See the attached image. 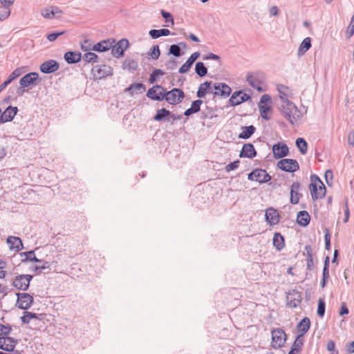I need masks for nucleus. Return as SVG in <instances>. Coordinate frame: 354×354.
<instances>
[{
    "label": "nucleus",
    "instance_id": "1",
    "mask_svg": "<svg viewBox=\"0 0 354 354\" xmlns=\"http://www.w3.org/2000/svg\"><path fill=\"white\" fill-rule=\"evenodd\" d=\"M153 93V88H150L147 93V96L153 100L160 102L165 99L168 103L174 105L180 103L185 97L184 92L180 88H173L169 91H165L159 96H152Z\"/></svg>",
    "mask_w": 354,
    "mask_h": 354
},
{
    "label": "nucleus",
    "instance_id": "2",
    "mask_svg": "<svg viewBox=\"0 0 354 354\" xmlns=\"http://www.w3.org/2000/svg\"><path fill=\"white\" fill-rule=\"evenodd\" d=\"M281 111L285 118L292 124L298 125L301 120L302 114L298 108L292 102L281 104Z\"/></svg>",
    "mask_w": 354,
    "mask_h": 354
},
{
    "label": "nucleus",
    "instance_id": "3",
    "mask_svg": "<svg viewBox=\"0 0 354 354\" xmlns=\"http://www.w3.org/2000/svg\"><path fill=\"white\" fill-rule=\"evenodd\" d=\"M310 181L309 189L313 200L315 201L324 198L326 194V187L322 181L315 174L311 175Z\"/></svg>",
    "mask_w": 354,
    "mask_h": 354
},
{
    "label": "nucleus",
    "instance_id": "4",
    "mask_svg": "<svg viewBox=\"0 0 354 354\" xmlns=\"http://www.w3.org/2000/svg\"><path fill=\"white\" fill-rule=\"evenodd\" d=\"M272 102L271 97L268 94H264L261 97L258 106L260 112V115L266 120L271 119V115L272 109L271 106L268 104H270Z\"/></svg>",
    "mask_w": 354,
    "mask_h": 354
},
{
    "label": "nucleus",
    "instance_id": "5",
    "mask_svg": "<svg viewBox=\"0 0 354 354\" xmlns=\"http://www.w3.org/2000/svg\"><path fill=\"white\" fill-rule=\"evenodd\" d=\"M286 340V335L283 329L277 328L272 331V346L275 348L282 347Z\"/></svg>",
    "mask_w": 354,
    "mask_h": 354
},
{
    "label": "nucleus",
    "instance_id": "6",
    "mask_svg": "<svg viewBox=\"0 0 354 354\" xmlns=\"http://www.w3.org/2000/svg\"><path fill=\"white\" fill-rule=\"evenodd\" d=\"M32 277L30 274H20L15 278L12 284L18 290H26Z\"/></svg>",
    "mask_w": 354,
    "mask_h": 354
},
{
    "label": "nucleus",
    "instance_id": "7",
    "mask_svg": "<svg viewBox=\"0 0 354 354\" xmlns=\"http://www.w3.org/2000/svg\"><path fill=\"white\" fill-rule=\"evenodd\" d=\"M248 178L250 180H255L260 183L268 182L271 179V176L262 169H257L248 174Z\"/></svg>",
    "mask_w": 354,
    "mask_h": 354
},
{
    "label": "nucleus",
    "instance_id": "8",
    "mask_svg": "<svg viewBox=\"0 0 354 354\" xmlns=\"http://www.w3.org/2000/svg\"><path fill=\"white\" fill-rule=\"evenodd\" d=\"M277 167L282 171L287 172H294L299 169L298 162L296 160L289 158L279 160L277 162Z\"/></svg>",
    "mask_w": 354,
    "mask_h": 354
},
{
    "label": "nucleus",
    "instance_id": "9",
    "mask_svg": "<svg viewBox=\"0 0 354 354\" xmlns=\"http://www.w3.org/2000/svg\"><path fill=\"white\" fill-rule=\"evenodd\" d=\"M91 72L95 79L100 80L106 76L111 75L113 70L110 66L102 64L94 66Z\"/></svg>",
    "mask_w": 354,
    "mask_h": 354
},
{
    "label": "nucleus",
    "instance_id": "10",
    "mask_svg": "<svg viewBox=\"0 0 354 354\" xmlns=\"http://www.w3.org/2000/svg\"><path fill=\"white\" fill-rule=\"evenodd\" d=\"M17 306L18 308L24 310L28 309L32 302H33V297L29 295L28 293H17Z\"/></svg>",
    "mask_w": 354,
    "mask_h": 354
},
{
    "label": "nucleus",
    "instance_id": "11",
    "mask_svg": "<svg viewBox=\"0 0 354 354\" xmlns=\"http://www.w3.org/2000/svg\"><path fill=\"white\" fill-rule=\"evenodd\" d=\"M301 299V292L297 290H293L287 295V305L290 308H296L300 304Z\"/></svg>",
    "mask_w": 354,
    "mask_h": 354
},
{
    "label": "nucleus",
    "instance_id": "12",
    "mask_svg": "<svg viewBox=\"0 0 354 354\" xmlns=\"http://www.w3.org/2000/svg\"><path fill=\"white\" fill-rule=\"evenodd\" d=\"M273 156L275 158H281L288 156L289 149L286 144L278 142L272 148Z\"/></svg>",
    "mask_w": 354,
    "mask_h": 354
},
{
    "label": "nucleus",
    "instance_id": "13",
    "mask_svg": "<svg viewBox=\"0 0 354 354\" xmlns=\"http://www.w3.org/2000/svg\"><path fill=\"white\" fill-rule=\"evenodd\" d=\"M59 64L54 59H49L40 65V71L43 73L49 74L59 69Z\"/></svg>",
    "mask_w": 354,
    "mask_h": 354
},
{
    "label": "nucleus",
    "instance_id": "14",
    "mask_svg": "<svg viewBox=\"0 0 354 354\" xmlns=\"http://www.w3.org/2000/svg\"><path fill=\"white\" fill-rule=\"evenodd\" d=\"M246 80L253 88L261 92L264 91L262 88L263 82L257 74L248 73Z\"/></svg>",
    "mask_w": 354,
    "mask_h": 354
},
{
    "label": "nucleus",
    "instance_id": "15",
    "mask_svg": "<svg viewBox=\"0 0 354 354\" xmlns=\"http://www.w3.org/2000/svg\"><path fill=\"white\" fill-rule=\"evenodd\" d=\"M17 111V107L9 106L3 113H1L0 116L1 123L12 121L16 115Z\"/></svg>",
    "mask_w": 354,
    "mask_h": 354
},
{
    "label": "nucleus",
    "instance_id": "16",
    "mask_svg": "<svg viewBox=\"0 0 354 354\" xmlns=\"http://www.w3.org/2000/svg\"><path fill=\"white\" fill-rule=\"evenodd\" d=\"M115 43V40L104 39L96 44L93 45L92 50L97 52H105L111 49L113 47V44Z\"/></svg>",
    "mask_w": 354,
    "mask_h": 354
},
{
    "label": "nucleus",
    "instance_id": "17",
    "mask_svg": "<svg viewBox=\"0 0 354 354\" xmlns=\"http://www.w3.org/2000/svg\"><path fill=\"white\" fill-rule=\"evenodd\" d=\"M257 155L254 145L251 143L244 144L240 151L239 157L253 158Z\"/></svg>",
    "mask_w": 354,
    "mask_h": 354
},
{
    "label": "nucleus",
    "instance_id": "18",
    "mask_svg": "<svg viewBox=\"0 0 354 354\" xmlns=\"http://www.w3.org/2000/svg\"><path fill=\"white\" fill-rule=\"evenodd\" d=\"M266 220L271 225H276L279 221V214L277 209L270 207L266 211Z\"/></svg>",
    "mask_w": 354,
    "mask_h": 354
},
{
    "label": "nucleus",
    "instance_id": "19",
    "mask_svg": "<svg viewBox=\"0 0 354 354\" xmlns=\"http://www.w3.org/2000/svg\"><path fill=\"white\" fill-rule=\"evenodd\" d=\"M7 243L9 245V248L12 250L18 252L24 248L21 239L17 236H8L7 239Z\"/></svg>",
    "mask_w": 354,
    "mask_h": 354
},
{
    "label": "nucleus",
    "instance_id": "20",
    "mask_svg": "<svg viewBox=\"0 0 354 354\" xmlns=\"http://www.w3.org/2000/svg\"><path fill=\"white\" fill-rule=\"evenodd\" d=\"M200 53L199 52H195L192 53L190 57L187 59V60L184 63L182 66L179 68L178 72L180 73H185L188 72V71L192 67V64L194 63V62L199 57Z\"/></svg>",
    "mask_w": 354,
    "mask_h": 354
},
{
    "label": "nucleus",
    "instance_id": "21",
    "mask_svg": "<svg viewBox=\"0 0 354 354\" xmlns=\"http://www.w3.org/2000/svg\"><path fill=\"white\" fill-rule=\"evenodd\" d=\"M214 88L215 90L214 93V95L227 97L230 95L232 91L231 88L225 83L215 84Z\"/></svg>",
    "mask_w": 354,
    "mask_h": 354
},
{
    "label": "nucleus",
    "instance_id": "22",
    "mask_svg": "<svg viewBox=\"0 0 354 354\" xmlns=\"http://www.w3.org/2000/svg\"><path fill=\"white\" fill-rule=\"evenodd\" d=\"M300 189V183L299 182H294L291 185L290 189V203L292 204H297L300 197L302 196L299 193Z\"/></svg>",
    "mask_w": 354,
    "mask_h": 354
},
{
    "label": "nucleus",
    "instance_id": "23",
    "mask_svg": "<svg viewBox=\"0 0 354 354\" xmlns=\"http://www.w3.org/2000/svg\"><path fill=\"white\" fill-rule=\"evenodd\" d=\"M39 77L37 73H29L21 78L19 84L21 87H28L33 84Z\"/></svg>",
    "mask_w": 354,
    "mask_h": 354
},
{
    "label": "nucleus",
    "instance_id": "24",
    "mask_svg": "<svg viewBox=\"0 0 354 354\" xmlns=\"http://www.w3.org/2000/svg\"><path fill=\"white\" fill-rule=\"evenodd\" d=\"M64 59L68 64H75L82 59V55L80 52L68 51L64 54Z\"/></svg>",
    "mask_w": 354,
    "mask_h": 354
},
{
    "label": "nucleus",
    "instance_id": "25",
    "mask_svg": "<svg viewBox=\"0 0 354 354\" xmlns=\"http://www.w3.org/2000/svg\"><path fill=\"white\" fill-rule=\"evenodd\" d=\"M212 82H205L201 84L196 93V95L199 98L205 97L207 93L212 92Z\"/></svg>",
    "mask_w": 354,
    "mask_h": 354
},
{
    "label": "nucleus",
    "instance_id": "26",
    "mask_svg": "<svg viewBox=\"0 0 354 354\" xmlns=\"http://www.w3.org/2000/svg\"><path fill=\"white\" fill-rule=\"evenodd\" d=\"M23 73L21 68H17L9 75L8 79L0 85V93L15 79L18 77Z\"/></svg>",
    "mask_w": 354,
    "mask_h": 354
},
{
    "label": "nucleus",
    "instance_id": "27",
    "mask_svg": "<svg viewBox=\"0 0 354 354\" xmlns=\"http://www.w3.org/2000/svg\"><path fill=\"white\" fill-rule=\"evenodd\" d=\"M310 321L309 318L304 317L302 319L300 322L297 324V329L299 333L300 337H304V335L308 332L310 328Z\"/></svg>",
    "mask_w": 354,
    "mask_h": 354
},
{
    "label": "nucleus",
    "instance_id": "28",
    "mask_svg": "<svg viewBox=\"0 0 354 354\" xmlns=\"http://www.w3.org/2000/svg\"><path fill=\"white\" fill-rule=\"evenodd\" d=\"M310 221V216L308 212L306 211H300L297 214V221L298 224L301 226L306 227L307 226Z\"/></svg>",
    "mask_w": 354,
    "mask_h": 354
},
{
    "label": "nucleus",
    "instance_id": "29",
    "mask_svg": "<svg viewBox=\"0 0 354 354\" xmlns=\"http://www.w3.org/2000/svg\"><path fill=\"white\" fill-rule=\"evenodd\" d=\"M241 133L239 135V138L241 139H248L254 133L256 128L253 125L244 126L241 127Z\"/></svg>",
    "mask_w": 354,
    "mask_h": 354
},
{
    "label": "nucleus",
    "instance_id": "30",
    "mask_svg": "<svg viewBox=\"0 0 354 354\" xmlns=\"http://www.w3.org/2000/svg\"><path fill=\"white\" fill-rule=\"evenodd\" d=\"M277 90L279 91V98H280V100H281V104H288V102H292V101H290L289 99H288V88L283 86V85H279L277 86Z\"/></svg>",
    "mask_w": 354,
    "mask_h": 354
},
{
    "label": "nucleus",
    "instance_id": "31",
    "mask_svg": "<svg viewBox=\"0 0 354 354\" xmlns=\"http://www.w3.org/2000/svg\"><path fill=\"white\" fill-rule=\"evenodd\" d=\"M272 241L274 246L279 251L282 250L285 246L283 236L279 232L274 233Z\"/></svg>",
    "mask_w": 354,
    "mask_h": 354
},
{
    "label": "nucleus",
    "instance_id": "32",
    "mask_svg": "<svg viewBox=\"0 0 354 354\" xmlns=\"http://www.w3.org/2000/svg\"><path fill=\"white\" fill-rule=\"evenodd\" d=\"M18 341L15 338L8 336L5 337L3 351L8 352L13 351Z\"/></svg>",
    "mask_w": 354,
    "mask_h": 354
},
{
    "label": "nucleus",
    "instance_id": "33",
    "mask_svg": "<svg viewBox=\"0 0 354 354\" xmlns=\"http://www.w3.org/2000/svg\"><path fill=\"white\" fill-rule=\"evenodd\" d=\"M149 35L152 39H158L162 36H168L170 35V30L166 28L162 29H152L149 30Z\"/></svg>",
    "mask_w": 354,
    "mask_h": 354
},
{
    "label": "nucleus",
    "instance_id": "34",
    "mask_svg": "<svg viewBox=\"0 0 354 354\" xmlns=\"http://www.w3.org/2000/svg\"><path fill=\"white\" fill-rule=\"evenodd\" d=\"M311 47V39L310 37H306L300 44L298 50V55H303Z\"/></svg>",
    "mask_w": 354,
    "mask_h": 354
},
{
    "label": "nucleus",
    "instance_id": "35",
    "mask_svg": "<svg viewBox=\"0 0 354 354\" xmlns=\"http://www.w3.org/2000/svg\"><path fill=\"white\" fill-rule=\"evenodd\" d=\"M24 255H26V259H23L21 260L23 263L26 261L41 262V259H39L35 257V252L33 250L20 253L21 257H23Z\"/></svg>",
    "mask_w": 354,
    "mask_h": 354
},
{
    "label": "nucleus",
    "instance_id": "36",
    "mask_svg": "<svg viewBox=\"0 0 354 354\" xmlns=\"http://www.w3.org/2000/svg\"><path fill=\"white\" fill-rule=\"evenodd\" d=\"M296 145L301 154L304 155L306 153L308 149V144L304 138H297L296 140Z\"/></svg>",
    "mask_w": 354,
    "mask_h": 354
},
{
    "label": "nucleus",
    "instance_id": "37",
    "mask_svg": "<svg viewBox=\"0 0 354 354\" xmlns=\"http://www.w3.org/2000/svg\"><path fill=\"white\" fill-rule=\"evenodd\" d=\"M242 94V91H236L234 92L231 97L230 98V104L232 105V106H237V105H239L241 104L242 102H241V95Z\"/></svg>",
    "mask_w": 354,
    "mask_h": 354
},
{
    "label": "nucleus",
    "instance_id": "38",
    "mask_svg": "<svg viewBox=\"0 0 354 354\" xmlns=\"http://www.w3.org/2000/svg\"><path fill=\"white\" fill-rule=\"evenodd\" d=\"M170 115V111L167 110L165 108L158 109L156 111V113L153 118V119L156 121H162L167 116Z\"/></svg>",
    "mask_w": 354,
    "mask_h": 354
},
{
    "label": "nucleus",
    "instance_id": "39",
    "mask_svg": "<svg viewBox=\"0 0 354 354\" xmlns=\"http://www.w3.org/2000/svg\"><path fill=\"white\" fill-rule=\"evenodd\" d=\"M195 71L199 77H204L207 73V69L205 66L204 64L201 62H198L195 65Z\"/></svg>",
    "mask_w": 354,
    "mask_h": 354
},
{
    "label": "nucleus",
    "instance_id": "40",
    "mask_svg": "<svg viewBox=\"0 0 354 354\" xmlns=\"http://www.w3.org/2000/svg\"><path fill=\"white\" fill-rule=\"evenodd\" d=\"M82 59L87 63H95L98 62V56L94 53L88 51L83 55Z\"/></svg>",
    "mask_w": 354,
    "mask_h": 354
},
{
    "label": "nucleus",
    "instance_id": "41",
    "mask_svg": "<svg viewBox=\"0 0 354 354\" xmlns=\"http://www.w3.org/2000/svg\"><path fill=\"white\" fill-rule=\"evenodd\" d=\"M124 68L129 71H134L138 68V62L133 59H126L123 64Z\"/></svg>",
    "mask_w": 354,
    "mask_h": 354
},
{
    "label": "nucleus",
    "instance_id": "42",
    "mask_svg": "<svg viewBox=\"0 0 354 354\" xmlns=\"http://www.w3.org/2000/svg\"><path fill=\"white\" fill-rule=\"evenodd\" d=\"M304 344L303 337H300V335H298L296 339L295 340L292 348V350L296 351L297 353H299L301 347Z\"/></svg>",
    "mask_w": 354,
    "mask_h": 354
},
{
    "label": "nucleus",
    "instance_id": "43",
    "mask_svg": "<svg viewBox=\"0 0 354 354\" xmlns=\"http://www.w3.org/2000/svg\"><path fill=\"white\" fill-rule=\"evenodd\" d=\"M10 15V9L7 6H0V21H4Z\"/></svg>",
    "mask_w": 354,
    "mask_h": 354
},
{
    "label": "nucleus",
    "instance_id": "44",
    "mask_svg": "<svg viewBox=\"0 0 354 354\" xmlns=\"http://www.w3.org/2000/svg\"><path fill=\"white\" fill-rule=\"evenodd\" d=\"M135 90H138V91L142 90V91H145V86L142 83H134V84H131L128 88H127L125 91L131 92V95H133V91Z\"/></svg>",
    "mask_w": 354,
    "mask_h": 354
},
{
    "label": "nucleus",
    "instance_id": "45",
    "mask_svg": "<svg viewBox=\"0 0 354 354\" xmlns=\"http://www.w3.org/2000/svg\"><path fill=\"white\" fill-rule=\"evenodd\" d=\"M111 54L115 57H120L123 55L124 54V50L121 48L120 46H118L117 44H113V47L111 48Z\"/></svg>",
    "mask_w": 354,
    "mask_h": 354
},
{
    "label": "nucleus",
    "instance_id": "46",
    "mask_svg": "<svg viewBox=\"0 0 354 354\" xmlns=\"http://www.w3.org/2000/svg\"><path fill=\"white\" fill-rule=\"evenodd\" d=\"M148 55L153 59H158L160 55L159 46L158 45L153 46V47L150 49L149 52L148 53Z\"/></svg>",
    "mask_w": 354,
    "mask_h": 354
},
{
    "label": "nucleus",
    "instance_id": "47",
    "mask_svg": "<svg viewBox=\"0 0 354 354\" xmlns=\"http://www.w3.org/2000/svg\"><path fill=\"white\" fill-rule=\"evenodd\" d=\"M165 75V72L160 69H155L152 73L150 75L149 77V82L151 84H153L156 80L158 75Z\"/></svg>",
    "mask_w": 354,
    "mask_h": 354
},
{
    "label": "nucleus",
    "instance_id": "48",
    "mask_svg": "<svg viewBox=\"0 0 354 354\" xmlns=\"http://www.w3.org/2000/svg\"><path fill=\"white\" fill-rule=\"evenodd\" d=\"M37 317V316L35 313L26 311L24 315L21 319L23 323L28 324L31 319H36Z\"/></svg>",
    "mask_w": 354,
    "mask_h": 354
},
{
    "label": "nucleus",
    "instance_id": "49",
    "mask_svg": "<svg viewBox=\"0 0 354 354\" xmlns=\"http://www.w3.org/2000/svg\"><path fill=\"white\" fill-rule=\"evenodd\" d=\"M203 59L204 60H208V59H213V60H215L217 62V65H218V67H220L222 64V62H221V58L218 55H216V54H214V53H209L207 55H205Z\"/></svg>",
    "mask_w": 354,
    "mask_h": 354
},
{
    "label": "nucleus",
    "instance_id": "50",
    "mask_svg": "<svg viewBox=\"0 0 354 354\" xmlns=\"http://www.w3.org/2000/svg\"><path fill=\"white\" fill-rule=\"evenodd\" d=\"M169 53L175 57H180L181 55L180 48L177 44H172L169 48Z\"/></svg>",
    "mask_w": 354,
    "mask_h": 354
},
{
    "label": "nucleus",
    "instance_id": "51",
    "mask_svg": "<svg viewBox=\"0 0 354 354\" xmlns=\"http://www.w3.org/2000/svg\"><path fill=\"white\" fill-rule=\"evenodd\" d=\"M325 313V302L323 299H319L318 301V306H317V315L322 317Z\"/></svg>",
    "mask_w": 354,
    "mask_h": 354
},
{
    "label": "nucleus",
    "instance_id": "52",
    "mask_svg": "<svg viewBox=\"0 0 354 354\" xmlns=\"http://www.w3.org/2000/svg\"><path fill=\"white\" fill-rule=\"evenodd\" d=\"M203 104V100H196L192 102L190 109L193 110L194 113H198L201 110V105Z\"/></svg>",
    "mask_w": 354,
    "mask_h": 354
},
{
    "label": "nucleus",
    "instance_id": "53",
    "mask_svg": "<svg viewBox=\"0 0 354 354\" xmlns=\"http://www.w3.org/2000/svg\"><path fill=\"white\" fill-rule=\"evenodd\" d=\"M240 165V160H236L234 161L233 162H231L228 165H227L225 167V169L227 172H230L232 170H234L237 169L239 167Z\"/></svg>",
    "mask_w": 354,
    "mask_h": 354
},
{
    "label": "nucleus",
    "instance_id": "54",
    "mask_svg": "<svg viewBox=\"0 0 354 354\" xmlns=\"http://www.w3.org/2000/svg\"><path fill=\"white\" fill-rule=\"evenodd\" d=\"M151 88H153L154 93H153L152 96H159L160 94H163L165 91V89L161 86V85H156L152 86Z\"/></svg>",
    "mask_w": 354,
    "mask_h": 354
},
{
    "label": "nucleus",
    "instance_id": "55",
    "mask_svg": "<svg viewBox=\"0 0 354 354\" xmlns=\"http://www.w3.org/2000/svg\"><path fill=\"white\" fill-rule=\"evenodd\" d=\"M160 13L162 17L165 19L166 22H171L172 24H174L173 17L169 12H166L164 10H162Z\"/></svg>",
    "mask_w": 354,
    "mask_h": 354
},
{
    "label": "nucleus",
    "instance_id": "56",
    "mask_svg": "<svg viewBox=\"0 0 354 354\" xmlns=\"http://www.w3.org/2000/svg\"><path fill=\"white\" fill-rule=\"evenodd\" d=\"M64 32H65L64 31H62V32H53V33L48 34L47 35V39L49 41H54L59 36L64 34Z\"/></svg>",
    "mask_w": 354,
    "mask_h": 354
},
{
    "label": "nucleus",
    "instance_id": "57",
    "mask_svg": "<svg viewBox=\"0 0 354 354\" xmlns=\"http://www.w3.org/2000/svg\"><path fill=\"white\" fill-rule=\"evenodd\" d=\"M41 15L44 18L47 19H52L54 17V12L51 10V8L44 10L41 12Z\"/></svg>",
    "mask_w": 354,
    "mask_h": 354
},
{
    "label": "nucleus",
    "instance_id": "58",
    "mask_svg": "<svg viewBox=\"0 0 354 354\" xmlns=\"http://www.w3.org/2000/svg\"><path fill=\"white\" fill-rule=\"evenodd\" d=\"M304 254L306 255V259H313V250L311 245H307L305 246Z\"/></svg>",
    "mask_w": 354,
    "mask_h": 354
},
{
    "label": "nucleus",
    "instance_id": "59",
    "mask_svg": "<svg viewBox=\"0 0 354 354\" xmlns=\"http://www.w3.org/2000/svg\"><path fill=\"white\" fill-rule=\"evenodd\" d=\"M11 330L12 328L10 326H6L0 324V335H8L10 333Z\"/></svg>",
    "mask_w": 354,
    "mask_h": 354
},
{
    "label": "nucleus",
    "instance_id": "60",
    "mask_svg": "<svg viewBox=\"0 0 354 354\" xmlns=\"http://www.w3.org/2000/svg\"><path fill=\"white\" fill-rule=\"evenodd\" d=\"M92 46L91 44H89L88 40H85L84 43L81 44V49L83 51L88 52L89 50H92Z\"/></svg>",
    "mask_w": 354,
    "mask_h": 354
},
{
    "label": "nucleus",
    "instance_id": "61",
    "mask_svg": "<svg viewBox=\"0 0 354 354\" xmlns=\"http://www.w3.org/2000/svg\"><path fill=\"white\" fill-rule=\"evenodd\" d=\"M116 44L125 50L128 48L129 44L127 39H122Z\"/></svg>",
    "mask_w": 354,
    "mask_h": 354
},
{
    "label": "nucleus",
    "instance_id": "62",
    "mask_svg": "<svg viewBox=\"0 0 354 354\" xmlns=\"http://www.w3.org/2000/svg\"><path fill=\"white\" fill-rule=\"evenodd\" d=\"M349 313V310H348V308H347V306L345 302H342L341 304V308H340V310H339V315L340 316H343L344 315H347Z\"/></svg>",
    "mask_w": 354,
    "mask_h": 354
},
{
    "label": "nucleus",
    "instance_id": "63",
    "mask_svg": "<svg viewBox=\"0 0 354 354\" xmlns=\"http://www.w3.org/2000/svg\"><path fill=\"white\" fill-rule=\"evenodd\" d=\"M165 66L167 69L169 70H174L176 66V62L175 60H169L166 64Z\"/></svg>",
    "mask_w": 354,
    "mask_h": 354
},
{
    "label": "nucleus",
    "instance_id": "64",
    "mask_svg": "<svg viewBox=\"0 0 354 354\" xmlns=\"http://www.w3.org/2000/svg\"><path fill=\"white\" fill-rule=\"evenodd\" d=\"M348 144L352 147L354 146V130L351 131L348 136Z\"/></svg>",
    "mask_w": 354,
    "mask_h": 354
}]
</instances>
